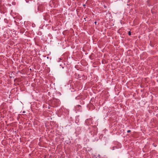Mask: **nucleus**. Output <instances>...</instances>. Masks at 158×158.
<instances>
[{
	"label": "nucleus",
	"instance_id": "obj_2",
	"mask_svg": "<svg viewBox=\"0 0 158 158\" xmlns=\"http://www.w3.org/2000/svg\"><path fill=\"white\" fill-rule=\"evenodd\" d=\"M131 132V131H130V130H128V131H127V132L128 133H129V132Z\"/></svg>",
	"mask_w": 158,
	"mask_h": 158
},
{
	"label": "nucleus",
	"instance_id": "obj_1",
	"mask_svg": "<svg viewBox=\"0 0 158 158\" xmlns=\"http://www.w3.org/2000/svg\"><path fill=\"white\" fill-rule=\"evenodd\" d=\"M131 32L130 31H129V32H128V35H131Z\"/></svg>",
	"mask_w": 158,
	"mask_h": 158
},
{
	"label": "nucleus",
	"instance_id": "obj_3",
	"mask_svg": "<svg viewBox=\"0 0 158 158\" xmlns=\"http://www.w3.org/2000/svg\"><path fill=\"white\" fill-rule=\"evenodd\" d=\"M94 23H95V24H96V23H97V22H94Z\"/></svg>",
	"mask_w": 158,
	"mask_h": 158
}]
</instances>
